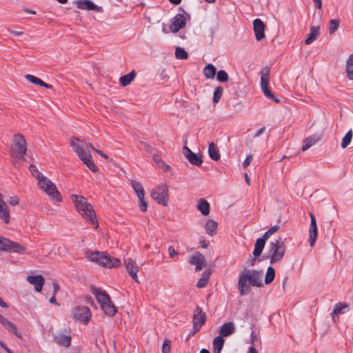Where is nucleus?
Wrapping results in <instances>:
<instances>
[{
  "label": "nucleus",
  "mask_w": 353,
  "mask_h": 353,
  "mask_svg": "<svg viewBox=\"0 0 353 353\" xmlns=\"http://www.w3.org/2000/svg\"><path fill=\"white\" fill-rule=\"evenodd\" d=\"M263 276L262 270L244 269L239 275L237 284L240 295H248L251 292V286L262 287Z\"/></svg>",
  "instance_id": "1"
},
{
  "label": "nucleus",
  "mask_w": 353,
  "mask_h": 353,
  "mask_svg": "<svg viewBox=\"0 0 353 353\" xmlns=\"http://www.w3.org/2000/svg\"><path fill=\"white\" fill-rule=\"evenodd\" d=\"M72 201L77 212L89 223L94 225V228L99 227V223L92 205L87 201V199L83 196L77 194H72Z\"/></svg>",
  "instance_id": "2"
},
{
  "label": "nucleus",
  "mask_w": 353,
  "mask_h": 353,
  "mask_svg": "<svg viewBox=\"0 0 353 353\" xmlns=\"http://www.w3.org/2000/svg\"><path fill=\"white\" fill-rule=\"evenodd\" d=\"M85 255L89 261L105 268H118L121 265V261L119 259L110 256L105 252L88 250Z\"/></svg>",
  "instance_id": "3"
},
{
  "label": "nucleus",
  "mask_w": 353,
  "mask_h": 353,
  "mask_svg": "<svg viewBox=\"0 0 353 353\" xmlns=\"http://www.w3.org/2000/svg\"><path fill=\"white\" fill-rule=\"evenodd\" d=\"M80 140L77 137H72L70 139V145L77 153L79 159L84 164L93 172L98 171V167L92 160V157L89 151H86L83 145L79 144Z\"/></svg>",
  "instance_id": "4"
},
{
  "label": "nucleus",
  "mask_w": 353,
  "mask_h": 353,
  "mask_svg": "<svg viewBox=\"0 0 353 353\" xmlns=\"http://www.w3.org/2000/svg\"><path fill=\"white\" fill-rule=\"evenodd\" d=\"M285 253V246L283 241H282L281 239H277L269 243L268 250L263 257L270 259V263L274 264L281 261Z\"/></svg>",
  "instance_id": "5"
},
{
  "label": "nucleus",
  "mask_w": 353,
  "mask_h": 353,
  "mask_svg": "<svg viewBox=\"0 0 353 353\" xmlns=\"http://www.w3.org/2000/svg\"><path fill=\"white\" fill-rule=\"evenodd\" d=\"M38 185L53 200L57 202L62 201L61 193L57 190L56 185L47 177L44 176L39 179Z\"/></svg>",
  "instance_id": "6"
},
{
  "label": "nucleus",
  "mask_w": 353,
  "mask_h": 353,
  "mask_svg": "<svg viewBox=\"0 0 353 353\" xmlns=\"http://www.w3.org/2000/svg\"><path fill=\"white\" fill-rule=\"evenodd\" d=\"M270 81V68L268 67H265L262 72L261 76V88L265 96L268 99L279 103L280 100L276 97V95L269 89L268 84Z\"/></svg>",
  "instance_id": "7"
},
{
  "label": "nucleus",
  "mask_w": 353,
  "mask_h": 353,
  "mask_svg": "<svg viewBox=\"0 0 353 353\" xmlns=\"http://www.w3.org/2000/svg\"><path fill=\"white\" fill-rule=\"evenodd\" d=\"M152 198L163 206L168 205L169 190L166 184L161 183L154 187L151 193Z\"/></svg>",
  "instance_id": "8"
},
{
  "label": "nucleus",
  "mask_w": 353,
  "mask_h": 353,
  "mask_svg": "<svg viewBox=\"0 0 353 353\" xmlns=\"http://www.w3.org/2000/svg\"><path fill=\"white\" fill-rule=\"evenodd\" d=\"M0 251L23 254L26 249L21 244L0 235Z\"/></svg>",
  "instance_id": "9"
},
{
  "label": "nucleus",
  "mask_w": 353,
  "mask_h": 353,
  "mask_svg": "<svg viewBox=\"0 0 353 353\" xmlns=\"http://www.w3.org/2000/svg\"><path fill=\"white\" fill-rule=\"evenodd\" d=\"M178 9L182 11L183 13L176 14L170 26L171 31L174 33L183 28L185 26L186 21L190 19V14L187 13L183 8L179 7Z\"/></svg>",
  "instance_id": "10"
},
{
  "label": "nucleus",
  "mask_w": 353,
  "mask_h": 353,
  "mask_svg": "<svg viewBox=\"0 0 353 353\" xmlns=\"http://www.w3.org/2000/svg\"><path fill=\"white\" fill-rule=\"evenodd\" d=\"M14 146L16 150V153L12 154V157L21 159L27 151L26 141L23 135L21 134H14Z\"/></svg>",
  "instance_id": "11"
},
{
  "label": "nucleus",
  "mask_w": 353,
  "mask_h": 353,
  "mask_svg": "<svg viewBox=\"0 0 353 353\" xmlns=\"http://www.w3.org/2000/svg\"><path fill=\"white\" fill-rule=\"evenodd\" d=\"M74 318L85 325H87L91 317V311L87 306H77L72 312Z\"/></svg>",
  "instance_id": "12"
},
{
  "label": "nucleus",
  "mask_w": 353,
  "mask_h": 353,
  "mask_svg": "<svg viewBox=\"0 0 353 353\" xmlns=\"http://www.w3.org/2000/svg\"><path fill=\"white\" fill-rule=\"evenodd\" d=\"M182 152L192 165L200 166L202 164L203 160L201 156L194 153L188 146L184 145L183 147Z\"/></svg>",
  "instance_id": "13"
},
{
  "label": "nucleus",
  "mask_w": 353,
  "mask_h": 353,
  "mask_svg": "<svg viewBox=\"0 0 353 353\" xmlns=\"http://www.w3.org/2000/svg\"><path fill=\"white\" fill-rule=\"evenodd\" d=\"M205 319V313L202 311L201 307L197 306L193 314L194 327L196 331H199L201 326L204 324Z\"/></svg>",
  "instance_id": "14"
},
{
  "label": "nucleus",
  "mask_w": 353,
  "mask_h": 353,
  "mask_svg": "<svg viewBox=\"0 0 353 353\" xmlns=\"http://www.w3.org/2000/svg\"><path fill=\"white\" fill-rule=\"evenodd\" d=\"M0 324L10 333L14 334L17 338L22 339V334L18 330L16 325L10 322L8 319L0 314Z\"/></svg>",
  "instance_id": "15"
},
{
  "label": "nucleus",
  "mask_w": 353,
  "mask_h": 353,
  "mask_svg": "<svg viewBox=\"0 0 353 353\" xmlns=\"http://www.w3.org/2000/svg\"><path fill=\"white\" fill-rule=\"evenodd\" d=\"M190 263L195 265L196 271L201 270L207 265V263L204 256L200 252L194 253L190 259Z\"/></svg>",
  "instance_id": "16"
},
{
  "label": "nucleus",
  "mask_w": 353,
  "mask_h": 353,
  "mask_svg": "<svg viewBox=\"0 0 353 353\" xmlns=\"http://www.w3.org/2000/svg\"><path fill=\"white\" fill-rule=\"evenodd\" d=\"M77 8L85 10H96L98 12H103V10L101 6L95 5L90 0H78L76 1Z\"/></svg>",
  "instance_id": "17"
},
{
  "label": "nucleus",
  "mask_w": 353,
  "mask_h": 353,
  "mask_svg": "<svg viewBox=\"0 0 353 353\" xmlns=\"http://www.w3.org/2000/svg\"><path fill=\"white\" fill-rule=\"evenodd\" d=\"M125 266L126 268V270L129 273V274L131 276L132 279L137 282L139 283L137 272L139 271V267L137 265L136 262L133 261L131 259H125Z\"/></svg>",
  "instance_id": "18"
},
{
  "label": "nucleus",
  "mask_w": 353,
  "mask_h": 353,
  "mask_svg": "<svg viewBox=\"0 0 353 353\" xmlns=\"http://www.w3.org/2000/svg\"><path fill=\"white\" fill-rule=\"evenodd\" d=\"M253 28L255 37L257 41H261L265 37V24L260 19H255L253 21Z\"/></svg>",
  "instance_id": "19"
},
{
  "label": "nucleus",
  "mask_w": 353,
  "mask_h": 353,
  "mask_svg": "<svg viewBox=\"0 0 353 353\" xmlns=\"http://www.w3.org/2000/svg\"><path fill=\"white\" fill-rule=\"evenodd\" d=\"M27 281L34 286L37 292H41L45 283V279L41 275H31L27 277Z\"/></svg>",
  "instance_id": "20"
},
{
  "label": "nucleus",
  "mask_w": 353,
  "mask_h": 353,
  "mask_svg": "<svg viewBox=\"0 0 353 353\" xmlns=\"http://www.w3.org/2000/svg\"><path fill=\"white\" fill-rule=\"evenodd\" d=\"M320 35V26H312L310 28V33L305 40V45H310L313 43Z\"/></svg>",
  "instance_id": "21"
},
{
  "label": "nucleus",
  "mask_w": 353,
  "mask_h": 353,
  "mask_svg": "<svg viewBox=\"0 0 353 353\" xmlns=\"http://www.w3.org/2000/svg\"><path fill=\"white\" fill-rule=\"evenodd\" d=\"M92 292L95 295L96 299L99 303L100 305L110 301V297L105 291H102L99 288H94Z\"/></svg>",
  "instance_id": "22"
},
{
  "label": "nucleus",
  "mask_w": 353,
  "mask_h": 353,
  "mask_svg": "<svg viewBox=\"0 0 353 353\" xmlns=\"http://www.w3.org/2000/svg\"><path fill=\"white\" fill-rule=\"evenodd\" d=\"M0 219L5 224L10 222V210L6 202L0 203Z\"/></svg>",
  "instance_id": "23"
},
{
  "label": "nucleus",
  "mask_w": 353,
  "mask_h": 353,
  "mask_svg": "<svg viewBox=\"0 0 353 353\" xmlns=\"http://www.w3.org/2000/svg\"><path fill=\"white\" fill-rule=\"evenodd\" d=\"M235 331L234 323L232 322L225 323L220 328L219 336L225 337L232 334Z\"/></svg>",
  "instance_id": "24"
},
{
  "label": "nucleus",
  "mask_w": 353,
  "mask_h": 353,
  "mask_svg": "<svg viewBox=\"0 0 353 353\" xmlns=\"http://www.w3.org/2000/svg\"><path fill=\"white\" fill-rule=\"evenodd\" d=\"M196 207L198 210L200 211L203 215L207 216L209 214L210 208V204L204 199H200L199 200Z\"/></svg>",
  "instance_id": "25"
},
{
  "label": "nucleus",
  "mask_w": 353,
  "mask_h": 353,
  "mask_svg": "<svg viewBox=\"0 0 353 353\" xmlns=\"http://www.w3.org/2000/svg\"><path fill=\"white\" fill-rule=\"evenodd\" d=\"M265 242L266 241L263 238H259L256 239L253 251V255L255 258L259 256L261 254L265 247Z\"/></svg>",
  "instance_id": "26"
},
{
  "label": "nucleus",
  "mask_w": 353,
  "mask_h": 353,
  "mask_svg": "<svg viewBox=\"0 0 353 353\" xmlns=\"http://www.w3.org/2000/svg\"><path fill=\"white\" fill-rule=\"evenodd\" d=\"M101 308L106 315L110 316H114L117 312L116 307L112 303L111 300L101 305Z\"/></svg>",
  "instance_id": "27"
},
{
  "label": "nucleus",
  "mask_w": 353,
  "mask_h": 353,
  "mask_svg": "<svg viewBox=\"0 0 353 353\" xmlns=\"http://www.w3.org/2000/svg\"><path fill=\"white\" fill-rule=\"evenodd\" d=\"M135 77L136 72L134 70H132L130 73L121 76L119 78V83L123 87L127 86L134 79Z\"/></svg>",
  "instance_id": "28"
},
{
  "label": "nucleus",
  "mask_w": 353,
  "mask_h": 353,
  "mask_svg": "<svg viewBox=\"0 0 353 353\" xmlns=\"http://www.w3.org/2000/svg\"><path fill=\"white\" fill-rule=\"evenodd\" d=\"M218 224L214 220H208L205 225V230L208 234L214 236L216 232Z\"/></svg>",
  "instance_id": "29"
},
{
  "label": "nucleus",
  "mask_w": 353,
  "mask_h": 353,
  "mask_svg": "<svg viewBox=\"0 0 353 353\" xmlns=\"http://www.w3.org/2000/svg\"><path fill=\"white\" fill-rule=\"evenodd\" d=\"M345 72L347 79L353 81V53L350 54L346 61Z\"/></svg>",
  "instance_id": "30"
},
{
  "label": "nucleus",
  "mask_w": 353,
  "mask_h": 353,
  "mask_svg": "<svg viewBox=\"0 0 353 353\" xmlns=\"http://www.w3.org/2000/svg\"><path fill=\"white\" fill-rule=\"evenodd\" d=\"M208 154L210 157L214 161L220 159L221 155L219 154V151L213 142L209 144Z\"/></svg>",
  "instance_id": "31"
},
{
  "label": "nucleus",
  "mask_w": 353,
  "mask_h": 353,
  "mask_svg": "<svg viewBox=\"0 0 353 353\" xmlns=\"http://www.w3.org/2000/svg\"><path fill=\"white\" fill-rule=\"evenodd\" d=\"M203 74L206 79H213L216 74V68L212 63H208L203 69Z\"/></svg>",
  "instance_id": "32"
},
{
  "label": "nucleus",
  "mask_w": 353,
  "mask_h": 353,
  "mask_svg": "<svg viewBox=\"0 0 353 353\" xmlns=\"http://www.w3.org/2000/svg\"><path fill=\"white\" fill-rule=\"evenodd\" d=\"M26 78L29 82H30L33 84L39 85H41L42 87L47 88L52 87L50 85L47 84L46 83L43 81L41 79H40L39 78H38L34 75L27 74L26 76Z\"/></svg>",
  "instance_id": "33"
},
{
  "label": "nucleus",
  "mask_w": 353,
  "mask_h": 353,
  "mask_svg": "<svg viewBox=\"0 0 353 353\" xmlns=\"http://www.w3.org/2000/svg\"><path fill=\"white\" fill-rule=\"evenodd\" d=\"M132 187L136 192L138 197H143L145 196L144 189L141 183L136 181H131Z\"/></svg>",
  "instance_id": "34"
},
{
  "label": "nucleus",
  "mask_w": 353,
  "mask_h": 353,
  "mask_svg": "<svg viewBox=\"0 0 353 353\" xmlns=\"http://www.w3.org/2000/svg\"><path fill=\"white\" fill-rule=\"evenodd\" d=\"M210 272L208 271H204L202 274V276L201 279H199L196 287L199 288H204L207 285L209 278H210Z\"/></svg>",
  "instance_id": "35"
},
{
  "label": "nucleus",
  "mask_w": 353,
  "mask_h": 353,
  "mask_svg": "<svg viewBox=\"0 0 353 353\" xmlns=\"http://www.w3.org/2000/svg\"><path fill=\"white\" fill-rule=\"evenodd\" d=\"M56 342L64 347H69L71 343V339L68 336L59 335L56 337Z\"/></svg>",
  "instance_id": "36"
},
{
  "label": "nucleus",
  "mask_w": 353,
  "mask_h": 353,
  "mask_svg": "<svg viewBox=\"0 0 353 353\" xmlns=\"http://www.w3.org/2000/svg\"><path fill=\"white\" fill-rule=\"evenodd\" d=\"M275 277V271L272 267H268L265 277V284H270L273 281Z\"/></svg>",
  "instance_id": "37"
},
{
  "label": "nucleus",
  "mask_w": 353,
  "mask_h": 353,
  "mask_svg": "<svg viewBox=\"0 0 353 353\" xmlns=\"http://www.w3.org/2000/svg\"><path fill=\"white\" fill-rule=\"evenodd\" d=\"M348 305L346 303H342L341 302L336 303L334 305L333 312H332V319L334 321V316L335 314H339L341 313H343V310L347 308Z\"/></svg>",
  "instance_id": "38"
},
{
  "label": "nucleus",
  "mask_w": 353,
  "mask_h": 353,
  "mask_svg": "<svg viewBox=\"0 0 353 353\" xmlns=\"http://www.w3.org/2000/svg\"><path fill=\"white\" fill-rule=\"evenodd\" d=\"M339 20L331 19L329 21L328 31L330 34H334L339 28Z\"/></svg>",
  "instance_id": "39"
},
{
  "label": "nucleus",
  "mask_w": 353,
  "mask_h": 353,
  "mask_svg": "<svg viewBox=\"0 0 353 353\" xmlns=\"http://www.w3.org/2000/svg\"><path fill=\"white\" fill-rule=\"evenodd\" d=\"M352 139V132L350 130L342 139L341 146L342 148H345L350 143Z\"/></svg>",
  "instance_id": "40"
},
{
  "label": "nucleus",
  "mask_w": 353,
  "mask_h": 353,
  "mask_svg": "<svg viewBox=\"0 0 353 353\" xmlns=\"http://www.w3.org/2000/svg\"><path fill=\"white\" fill-rule=\"evenodd\" d=\"M175 57L178 59H187L188 54L184 48L177 47L175 50Z\"/></svg>",
  "instance_id": "41"
},
{
  "label": "nucleus",
  "mask_w": 353,
  "mask_h": 353,
  "mask_svg": "<svg viewBox=\"0 0 353 353\" xmlns=\"http://www.w3.org/2000/svg\"><path fill=\"white\" fill-rule=\"evenodd\" d=\"M318 236V229H312L309 230V239L308 241L311 247L314 246L315 244L316 238Z\"/></svg>",
  "instance_id": "42"
},
{
  "label": "nucleus",
  "mask_w": 353,
  "mask_h": 353,
  "mask_svg": "<svg viewBox=\"0 0 353 353\" xmlns=\"http://www.w3.org/2000/svg\"><path fill=\"white\" fill-rule=\"evenodd\" d=\"M223 92V89L221 86H217L215 88V90L214 91L213 94V102L214 103H219L220 101L222 94Z\"/></svg>",
  "instance_id": "43"
},
{
  "label": "nucleus",
  "mask_w": 353,
  "mask_h": 353,
  "mask_svg": "<svg viewBox=\"0 0 353 353\" xmlns=\"http://www.w3.org/2000/svg\"><path fill=\"white\" fill-rule=\"evenodd\" d=\"M316 140L312 137H310L305 139L301 148L302 151H305L309 149L316 143Z\"/></svg>",
  "instance_id": "44"
},
{
  "label": "nucleus",
  "mask_w": 353,
  "mask_h": 353,
  "mask_svg": "<svg viewBox=\"0 0 353 353\" xmlns=\"http://www.w3.org/2000/svg\"><path fill=\"white\" fill-rule=\"evenodd\" d=\"M29 171L32 173V174L38 180L41 179L45 176L43 175L41 172H40L37 168L34 165H30L29 167Z\"/></svg>",
  "instance_id": "45"
},
{
  "label": "nucleus",
  "mask_w": 353,
  "mask_h": 353,
  "mask_svg": "<svg viewBox=\"0 0 353 353\" xmlns=\"http://www.w3.org/2000/svg\"><path fill=\"white\" fill-rule=\"evenodd\" d=\"M216 79L219 81L224 83L228 81L229 76L225 70H221L216 73Z\"/></svg>",
  "instance_id": "46"
},
{
  "label": "nucleus",
  "mask_w": 353,
  "mask_h": 353,
  "mask_svg": "<svg viewBox=\"0 0 353 353\" xmlns=\"http://www.w3.org/2000/svg\"><path fill=\"white\" fill-rule=\"evenodd\" d=\"M279 229V225H274L268 229L263 235L261 238L267 241L272 234L276 232Z\"/></svg>",
  "instance_id": "47"
},
{
  "label": "nucleus",
  "mask_w": 353,
  "mask_h": 353,
  "mask_svg": "<svg viewBox=\"0 0 353 353\" xmlns=\"http://www.w3.org/2000/svg\"><path fill=\"white\" fill-rule=\"evenodd\" d=\"M224 339L222 336H216L213 340V348H223Z\"/></svg>",
  "instance_id": "48"
},
{
  "label": "nucleus",
  "mask_w": 353,
  "mask_h": 353,
  "mask_svg": "<svg viewBox=\"0 0 353 353\" xmlns=\"http://www.w3.org/2000/svg\"><path fill=\"white\" fill-rule=\"evenodd\" d=\"M162 353H170V341L165 339L162 346Z\"/></svg>",
  "instance_id": "49"
},
{
  "label": "nucleus",
  "mask_w": 353,
  "mask_h": 353,
  "mask_svg": "<svg viewBox=\"0 0 353 353\" xmlns=\"http://www.w3.org/2000/svg\"><path fill=\"white\" fill-rule=\"evenodd\" d=\"M138 198L139 200V208H140L141 211L145 212L147 210L148 204L145 200L144 196H143L142 198L141 197H138Z\"/></svg>",
  "instance_id": "50"
},
{
  "label": "nucleus",
  "mask_w": 353,
  "mask_h": 353,
  "mask_svg": "<svg viewBox=\"0 0 353 353\" xmlns=\"http://www.w3.org/2000/svg\"><path fill=\"white\" fill-rule=\"evenodd\" d=\"M310 221H311L310 225V230L317 228L315 216L312 213H310Z\"/></svg>",
  "instance_id": "51"
},
{
  "label": "nucleus",
  "mask_w": 353,
  "mask_h": 353,
  "mask_svg": "<svg viewBox=\"0 0 353 353\" xmlns=\"http://www.w3.org/2000/svg\"><path fill=\"white\" fill-rule=\"evenodd\" d=\"M143 148L148 152H152L154 150V148L146 142H141Z\"/></svg>",
  "instance_id": "52"
},
{
  "label": "nucleus",
  "mask_w": 353,
  "mask_h": 353,
  "mask_svg": "<svg viewBox=\"0 0 353 353\" xmlns=\"http://www.w3.org/2000/svg\"><path fill=\"white\" fill-rule=\"evenodd\" d=\"M252 160V154L248 155L247 157L245 158V161L243 163V166L244 168H247L248 165H250Z\"/></svg>",
  "instance_id": "53"
},
{
  "label": "nucleus",
  "mask_w": 353,
  "mask_h": 353,
  "mask_svg": "<svg viewBox=\"0 0 353 353\" xmlns=\"http://www.w3.org/2000/svg\"><path fill=\"white\" fill-rule=\"evenodd\" d=\"M19 199L16 196L10 197L9 203L11 205H13V206L17 205L19 203Z\"/></svg>",
  "instance_id": "54"
},
{
  "label": "nucleus",
  "mask_w": 353,
  "mask_h": 353,
  "mask_svg": "<svg viewBox=\"0 0 353 353\" xmlns=\"http://www.w3.org/2000/svg\"><path fill=\"white\" fill-rule=\"evenodd\" d=\"M89 147L91 148L95 152H97V154H99V155H101L102 157H103L104 159H108V156L105 155L104 153H103V152H101V150H97L94 148V146L91 144V143H89Z\"/></svg>",
  "instance_id": "55"
},
{
  "label": "nucleus",
  "mask_w": 353,
  "mask_h": 353,
  "mask_svg": "<svg viewBox=\"0 0 353 353\" xmlns=\"http://www.w3.org/2000/svg\"><path fill=\"white\" fill-rule=\"evenodd\" d=\"M168 253L170 257H173L178 254L177 252L174 250V248L172 246H170L168 248Z\"/></svg>",
  "instance_id": "56"
},
{
  "label": "nucleus",
  "mask_w": 353,
  "mask_h": 353,
  "mask_svg": "<svg viewBox=\"0 0 353 353\" xmlns=\"http://www.w3.org/2000/svg\"><path fill=\"white\" fill-rule=\"evenodd\" d=\"M265 127H262V128H261L259 130H258L255 132V134H254V137H259L260 135H261V134L265 132Z\"/></svg>",
  "instance_id": "57"
},
{
  "label": "nucleus",
  "mask_w": 353,
  "mask_h": 353,
  "mask_svg": "<svg viewBox=\"0 0 353 353\" xmlns=\"http://www.w3.org/2000/svg\"><path fill=\"white\" fill-rule=\"evenodd\" d=\"M52 285H53V291H54L53 294H55L59 290V285L57 282H53Z\"/></svg>",
  "instance_id": "58"
},
{
  "label": "nucleus",
  "mask_w": 353,
  "mask_h": 353,
  "mask_svg": "<svg viewBox=\"0 0 353 353\" xmlns=\"http://www.w3.org/2000/svg\"><path fill=\"white\" fill-rule=\"evenodd\" d=\"M314 4H315V6L319 8V9H321L322 8V1L321 0H313Z\"/></svg>",
  "instance_id": "59"
},
{
  "label": "nucleus",
  "mask_w": 353,
  "mask_h": 353,
  "mask_svg": "<svg viewBox=\"0 0 353 353\" xmlns=\"http://www.w3.org/2000/svg\"><path fill=\"white\" fill-rule=\"evenodd\" d=\"M10 32L15 36H21L23 34L22 31L10 30Z\"/></svg>",
  "instance_id": "60"
},
{
  "label": "nucleus",
  "mask_w": 353,
  "mask_h": 353,
  "mask_svg": "<svg viewBox=\"0 0 353 353\" xmlns=\"http://www.w3.org/2000/svg\"><path fill=\"white\" fill-rule=\"evenodd\" d=\"M0 306L3 308H7L8 305L3 301V299L0 297Z\"/></svg>",
  "instance_id": "61"
},
{
  "label": "nucleus",
  "mask_w": 353,
  "mask_h": 353,
  "mask_svg": "<svg viewBox=\"0 0 353 353\" xmlns=\"http://www.w3.org/2000/svg\"><path fill=\"white\" fill-rule=\"evenodd\" d=\"M248 353H258V352L254 346H250Z\"/></svg>",
  "instance_id": "62"
},
{
  "label": "nucleus",
  "mask_w": 353,
  "mask_h": 353,
  "mask_svg": "<svg viewBox=\"0 0 353 353\" xmlns=\"http://www.w3.org/2000/svg\"><path fill=\"white\" fill-rule=\"evenodd\" d=\"M50 303H54V304H56V305H59L57 302V300H56V298H55V294H53V296L49 300Z\"/></svg>",
  "instance_id": "63"
},
{
  "label": "nucleus",
  "mask_w": 353,
  "mask_h": 353,
  "mask_svg": "<svg viewBox=\"0 0 353 353\" xmlns=\"http://www.w3.org/2000/svg\"><path fill=\"white\" fill-rule=\"evenodd\" d=\"M153 160L156 162V163H159L160 161H161V157L158 154H154L153 156Z\"/></svg>",
  "instance_id": "64"
}]
</instances>
